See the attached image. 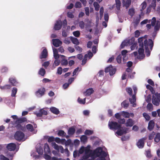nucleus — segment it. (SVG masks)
<instances>
[{
	"label": "nucleus",
	"mask_w": 160,
	"mask_h": 160,
	"mask_svg": "<svg viewBox=\"0 0 160 160\" xmlns=\"http://www.w3.org/2000/svg\"><path fill=\"white\" fill-rule=\"evenodd\" d=\"M153 45V42L150 39H146L144 41L143 47H144L146 54L147 57L150 55V50L151 51L152 50Z\"/></svg>",
	"instance_id": "1"
},
{
	"label": "nucleus",
	"mask_w": 160,
	"mask_h": 160,
	"mask_svg": "<svg viewBox=\"0 0 160 160\" xmlns=\"http://www.w3.org/2000/svg\"><path fill=\"white\" fill-rule=\"evenodd\" d=\"M92 154L93 155H95V156H94V157L95 158L97 157L99 158L100 156H101L100 157L104 158H105L107 156L106 153L103 151L100 147H99L95 150Z\"/></svg>",
	"instance_id": "2"
},
{
	"label": "nucleus",
	"mask_w": 160,
	"mask_h": 160,
	"mask_svg": "<svg viewBox=\"0 0 160 160\" xmlns=\"http://www.w3.org/2000/svg\"><path fill=\"white\" fill-rule=\"evenodd\" d=\"M152 102L156 106H158L160 102V93L156 92L152 96Z\"/></svg>",
	"instance_id": "3"
},
{
	"label": "nucleus",
	"mask_w": 160,
	"mask_h": 160,
	"mask_svg": "<svg viewBox=\"0 0 160 160\" xmlns=\"http://www.w3.org/2000/svg\"><path fill=\"white\" fill-rule=\"evenodd\" d=\"M108 125L109 128L111 130H116L118 129H120L122 128V125L121 124L114 122L112 121L109 122Z\"/></svg>",
	"instance_id": "4"
},
{
	"label": "nucleus",
	"mask_w": 160,
	"mask_h": 160,
	"mask_svg": "<svg viewBox=\"0 0 160 160\" xmlns=\"http://www.w3.org/2000/svg\"><path fill=\"white\" fill-rule=\"evenodd\" d=\"M24 136V134L20 131H17L14 136L15 139L18 141L22 140L23 139Z\"/></svg>",
	"instance_id": "5"
},
{
	"label": "nucleus",
	"mask_w": 160,
	"mask_h": 160,
	"mask_svg": "<svg viewBox=\"0 0 160 160\" xmlns=\"http://www.w3.org/2000/svg\"><path fill=\"white\" fill-rule=\"evenodd\" d=\"M116 71V68H113L112 65L106 67L105 69V72L106 73H109L110 76H112L114 75Z\"/></svg>",
	"instance_id": "6"
},
{
	"label": "nucleus",
	"mask_w": 160,
	"mask_h": 160,
	"mask_svg": "<svg viewBox=\"0 0 160 160\" xmlns=\"http://www.w3.org/2000/svg\"><path fill=\"white\" fill-rule=\"evenodd\" d=\"M146 139V137H144L139 140L136 143V145L139 148H143L144 145L145 141Z\"/></svg>",
	"instance_id": "7"
},
{
	"label": "nucleus",
	"mask_w": 160,
	"mask_h": 160,
	"mask_svg": "<svg viewBox=\"0 0 160 160\" xmlns=\"http://www.w3.org/2000/svg\"><path fill=\"white\" fill-rule=\"evenodd\" d=\"M45 91L46 90L44 88H41L38 89L35 92V94L38 97H41L45 94Z\"/></svg>",
	"instance_id": "8"
},
{
	"label": "nucleus",
	"mask_w": 160,
	"mask_h": 160,
	"mask_svg": "<svg viewBox=\"0 0 160 160\" xmlns=\"http://www.w3.org/2000/svg\"><path fill=\"white\" fill-rule=\"evenodd\" d=\"M34 113L38 117H41L43 115H47L48 114L47 112L43 109H40L39 112H35Z\"/></svg>",
	"instance_id": "9"
},
{
	"label": "nucleus",
	"mask_w": 160,
	"mask_h": 160,
	"mask_svg": "<svg viewBox=\"0 0 160 160\" xmlns=\"http://www.w3.org/2000/svg\"><path fill=\"white\" fill-rule=\"evenodd\" d=\"M140 47L138 50L139 55L138 56V58L139 59H142L145 57V55L144 54V47L143 46H142V47Z\"/></svg>",
	"instance_id": "10"
},
{
	"label": "nucleus",
	"mask_w": 160,
	"mask_h": 160,
	"mask_svg": "<svg viewBox=\"0 0 160 160\" xmlns=\"http://www.w3.org/2000/svg\"><path fill=\"white\" fill-rule=\"evenodd\" d=\"M62 26V22L60 20L57 21L54 24V29L55 30L60 29Z\"/></svg>",
	"instance_id": "11"
},
{
	"label": "nucleus",
	"mask_w": 160,
	"mask_h": 160,
	"mask_svg": "<svg viewBox=\"0 0 160 160\" xmlns=\"http://www.w3.org/2000/svg\"><path fill=\"white\" fill-rule=\"evenodd\" d=\"M9 82L13 86H17L18 84V82L17 80L15 77H12L10 78L9 79Z\"/></svg>",
	"instance_id": "12"
},
{
	"label": "nucleus",
	"mask_w": 160,
	"mask_h": 160,
	"mask_svg": "<svg viewBox=\"0 0 160 160\" xmlns=\"http://www.w3.org/2000/svg\"><path fill=\"white\" fill-rule=\"evenodd\" d=\"M48 56V52L46 48H45L43 49L41 53V54L40 56V58L41 59L43 58H46Z\"/></svg>",
	"instance_id": "13"
},
{
	"label": "nucleus",
	"mask_w": 160,
	"mask_h": 160,
	"mask_svg": "<svg viewBox=\"0 0 160 160\" xmlns=\"http://www.w3.org/2000/svg\"><path fill=\"white\" fill-rule=\"evenodd\" d=\"M52 44L56 47H59L62 44V42L58 39H53Z\"/></svg>",
	"instance_id": "14"
},
{
	"label": "nucleus",
	"mask_w": 160,
	"mask_h": 160,
	"mask_svg": "<svg viewBox=\"0 0 160 160\" xmlns=\"http://www.w3.org/2000/svg\"><path fill=\"white\" fill-rule=\"evenodd\" d=\"M16 145L14 143H11L8 144L7 147V149L10 151H13L16 148Z\"/></svg>",
	"instance_id": "15"
},
{
	"label": "nucleus",
	"mask_w": 160,
	"mask_h": 160,
	"mask_svg": "<svg viewBox=\"0 0 160 160\" xmlns=\"http://www.w3.org/2000/svg\"><path fill=\"white\" fill-rule=\"evenodd\" d=\"M62 60L61 61V64L62 66H66L68 64V61L66 59V57L63 55H61L60 56Z\"/></svg>",
	"instance_id": "16"
},
{
	"label": "nucleus",
	"mask_w": 160,
	"mask_h": 160,
	"mask_svg": "<svg viewBox=\"0 0 160 160\" xmlns=\"http://www.w3.org/2000/svg\"><path fill=\"white\" fill-rule=\"evenodd\" d=\"M17 125L15 126L16 128L18 130H21L22 131H25L26 130L25 125H22L19 123H16Z\"/></svg>",
	"instance_id": "17"
},
{
	"label": "nucleus",
	"mask_w": 160,
	"mask_h": 160,
	"mask_svg": "<svg viewBox=\"0 0 160 160\" xmlns=\"http://www.w3.org/2000/svg\"><path fill=\"white\" fill-rule=\"evenodd\" d=\"M134 124V121L132 119L129 118L127 120L125 125L127 127H131Z\"/></svg>",
	"instance_id": "18"
},
{
	"label": "nucleus",
	"mask_w": 160,
	"mask_h": 160,
	"mask_svg": "<svg viewBox=\"0 0 160 160\" xmlns=\"http://www.w3.org/2000/svg\"><path fill=\"white\" fill-rule=\"evenodd\" d=\"M121 113L122 115L125 118H129L130 116V114L132 115V117H133L134 116V114L133 113H129L128 112L123 111L121 112Z\"/></svg>",
	"instance_id": "19"
},
{
	"label": "nucleus",
	"mask_w": 160,
	"mask_h": 160,
	"mask_svg": "<svg viewBox=\"0 0 160 160\" xmlns=\"http://www.w3.org/2000/svg\"><path fill=\"white\" fill-rule=\"evenodd\" d=\"M122 3L123 7L125 6L127 9L131 4V0H123Z\"/></svg>",
	"instance_id": "20"
},
{
	"label": "nucleus",
	"mask_w": 160,
	"mask_h": 160,
	"mask_svg": "<svg viewBox=\"0 0 160 160\" xmlns=\"http://www.w3.org/2000/svg\"><path fill=\"white\" fill-rule=\"evenodd\" d=\"M155 123L152 120L149 121L148 124V129L150 131L153 130L154 126Z\"/></svg>",
	"instance_id": "21"
},
{
	"label": "nucleus",
	"mask_w": 160,
	"mask_h": 160,
	"mask_svg": "<svg viewBox=\"0 0 160 160\" xmlns=\"http://www.w3.org/2000/svg\"><path fill=\"white\" fill-rule=\"evenodd\" d=\"M75 132V129L74 126L69 128L68 131V133L70 136L73 135Z\"/></svg>",
	"instance_id": "22"
},
{
	"label": "nucleus",
	"mask_w": 160,
	"mask_h": 160,
	"mask_svg": "<svg viewBox=\"0 0 160 160\" xmlns=\"http://www.w3.org/2000/svg\"><path fill=\"white\" fill-rule=\"evenodd\" d=\"M27 121V119L26 118L22 117L18 118V119L15 121V123H16L21 124Z\"/></svg>",
	"instance_id": "23"
},
{
	"label": "nucleus",
	"mask_w": 160,
	"mask_h": 160,
	"mask_svg": "<svg viewBox=\"0 0 160 160\" xmlns=\"http://www.w3.org/2000/svg\"><path fill=\"white\" fill-rule=\"evenodd\" d=\"M50 111L52 112L56 115H58L60 113L59 110L55 107H51L50 108Z\"/></svg>",
	"instance_id": "24"
},
{
	"label": "nucleus",
	"mask_w": 160,
	"mask_h": 160,
	"mask_svg": "<svg viewBox=\"0 0 160 160\" xmlns=\"http://www.w3.org/2000/svg\"><path fill=\"white\" fill-rule=\"evenodd\" d=\"M160 28V21L159 22L158 21H157L155 25L154 26V31H155V34L157 33V32L159 30Z\"/></svg>",
	"instance_id": "25"
},
{
	"label": "nucleus",
	"mask_w": 160,
	"mask_h": 160,
	"mask_svg": "<svg viewBox=\"0 0 160 160\" xmlns=\"http://www.w3.org/2000/svg\"><path fill=\"white\" fill-rule=\"evenodd\" d=\"M44 151L45 153H50L51 152L49 146L47 143H46L44 144Z\"/></svg>",
	"instance_id": "26"
},
{
	"label": "nucleus",
	"mask_w": 160,
	"mask_h": 160,
	"mask_svg": "<svg viewBox=\"0 0 160 160\" xmlns=\"http://www.w3.org/2000/svg\"><path fill=\"white\" fill-rule=\"evenodd\" d=\"M94 90L92 88H89L85 92H84L85 96H88L93 92Z\"/></svg>",
	"instance_id": "27"
},
{
	"label": "nucleus",
	"mask_w": 160,
	"mask_h": 160,
	"mask_svg": "<svg viewBox=\"0 0 160 160\" xmlns=\"http://www.w3.org/2000/svg\"><path fill=\"white\" fill-rule=\"evenodd\" d=\"M70 38L71 41L74 44L77 45L79 44V42L77 38L72 37H71Z\"/></svg>",
	"instance_id": "28"
},
{
	"label": "nucleus",
	"mask_w": 160,
	"mask_h": 160,
	"mask_svg": "<svg viewBox=\"0 0 160 160\" xmlns=\"http://www.w3.org/2000/svg\"><path fill=\"white\" fill-rule=\"evenodd\" d=\"M25 128L29 132H32L34 131L33 127L31 124H27Z\"/></svg>",
	"instance_id": "29"
},
{
	"label": "nucleus",
	"mask_w": 160,
	"mask_h": 160,
	"mask_svg": "<svg viewBox=\"0 0 160 160\" xmlns=\"http://www.w3.org/2000/svg\"><path fill=\"white\" fill-rule=\"evenodd\" d=\"M57 134L58 136L64 137L66 133L63 130H60L58 131Z\"/></svg>",
	"instance_id": "30"
},
{
	"label": "nucleus",
	"mask_w": 160,
	"mask_h": 160,
	"mask_svg": "<svg viewBox=\"0 0 160 160\" xmlns=\"http://www.w3.org/2000/svg\"><path fill=\"white\" fill-rule=\"evenodd\" d=\"M144 39L145 38L143 37L139 38L138 39V42L139 44V46L140 47H142V46H143L144 42H143V41Z\"/></svg>",
	"instance_id": "31"
},
{
	"label": "nucleus",
	"mask_w": 160,
	"mask_h": 160,
	"mask_svg": "<svg viewBox=\"0 0 160 160\" xmlns=\"http://www.w3.org/2000/svg\"><path fill=\"white\" fill-rule=\"evenodd\" d=\"M80 140L82 142L85 143L87 142V137L85 135H82L80 138Z\"/></svg>",
	"instance_id": "32"
},
{
	"label": "nucleus",
	"mask_w": 160,
	"mask_h": 160,
	"mask_svg": "<svg viewBox=\"0 0 160 160\" xmlns=\"http://www.w3.org/2000/svg\"><path fill=\"white\" fill-rule=\"evenodd\" d=\"M53 55L54 58L55 59H58L59 57V56L58 53V51L57 49H53Z\"/></svg>",
	"instance_id": "33"
},
{
	"label": "nucleus",
	"mask_w": 160,
	"mask_h": 160,
	"mask_svg": "<svg viewBox=\"0 0 160 160\" xmlns=\"http://www.w3.org/2000/svg\"><path fill=\"white\" fill-rule=\"evenodd\" d=\"M129 101L130 103L133 105V106L134 107V105H136V104L135 103V102H136V100L135 98V96L134 95H133L132 96V98H129Z\"/></svg>",
	"instance_id": "34"
},
{
	"label": "nucleus",
	"mask_w": 160,
	"mask_h": 160,
	"mask_svg": "<svg viewBox=\"0 0 160 160\" xmlns=\"http://www.w3.org/2000/svg\"><path fill=\"white\" fill-rule=\"evenodd\" d=\"M141 18V15H138V16L137 17L134 19V23L136 25H137L140 22Z\"/></svg>",
	"instance_id": "35"
},
{
	"label": "nucleus",
	"mask_w": 160,
	"mask_h": 160,
	"mask_svg": "<svg viewBox=\"0 0 160 160\" xmlns=\"http://www.w3.org/2000/svg\"><path fill=\"white\" fill-rule=\"evenodd\" d=\"M135 40V38H132L131 39H129L128 40H126V41L128 45H132L134 43V42Z\"/></svg>",
	"instance_id": "36"
},
{
	"label": "nucleus",
	"mask_w": 160,
	"mask_h": 160,
	"mask_svg": "<svg viewBox=\"0 0 160 160\" xmlns=\"http://www.w3.org/2000/svg\"><path fill=\"white\" fill-rule=\"evenodd\" d=\"M116 8L118 10L120 9V6L121 5V2L120 0H115Z\"/></svg>",
	"instance_id": "37"
},
{
	"label": "nucleus",
	"mask_w": 160,
	"mask_h": 160,
	"mask_svg": "<svg viewBox=\"0 0 160 160\" xmlns=\"http://www.w3.org/2000/svg\"><path fill=\"white\" fill-rule=\"evenodd\" d=\"M135 13L134 9L133 8H132L129 9L128 11V14L131 17H132Z\"/></svg>",
	"instance_id": "38"
},
{
	"label": "nucleus",
	"mask_w": 160,
	"mask_h": 160,
	"mask_svg": "<svg viewBox=\"0 0 160 160\" xmlns=\"http://www.w3.org/2000/svg\"><path fill=\"white\" fill-rule=\"evenodd\" d=\"M8 70V68L6 67H3L0 69V72L2 73H6Z\"/></svg>",
	"instance_id": "39"
},
{
	"label": "nucleus",
	"mask_w": 160,
	"mask_h": 160,
	"mask_svg": "<svg viewBox=\"0 0 160 160\" xmlns=\"http://www.w3.org/2000/svg\"><path fill=\"white\" fill-rule=\"evenodd\" d=\"M160 140V133H158L154 138V141L156 142H158Z\"/></svg>",
	"instance_id": "40"
},
{
	"label": "nucleus",
	"mask_w": 160,
	"mask_h": 160,
	"mask_svg": "<svg viewBox=\"0 0 160 160\" xmlns=\"http://www.w3.org/2000/svg\"><path fill=\"white\" fill-rule=\"evenodd\" d=\"M17 92V89L16 88H14L12 90L11 96L15 97Z\"/></svg>",
	"instance_id": "41"
},
{
	"label": "nucleus",
	"mask_w": 160,
	"mask_h": 160,
	"mask_svg": "<svg viewBox=\"0 0 160 160\" xmlns=\"http://www.w3.org/2000/svg\"><path fill=\"white\" fill-rule=\"evenodd\" d=\"M45 69L42 68H41L39 71L38 74L42 76H44L45 74Z\"/></svg>",
	"instance_id": "42"
},
{
	"label": "nucleus",
	"mask_w": 160,
	"mask_h": 160,
	"mask_svg": "<svg viewBox=\"0 0 160 160\" xmlns=\"http://www.w3.org/2000/svg\"><path fill=\"white\" fill-rule=\"evenodd\" d=\"M129 105V103H128V102L126 100L124 101L121 103V105L122 106H123L125 108H127V107H128Z\"/></svg>",
	"instance_id": "43"
},
{
	"label": "nucleus",
	"mask_w": 160,
	"mask_h": 160,
	"mask_svg": "<svg viewBox=\"0 0 160 160\" xmlns=\"http://www.w3.org/2000/svg\"><path fill=\"white\" fill-rule=\"evenodd\" d=\"M93 6L95 8V10L96 11H98L99 10L100 6L98 3L97 2H94L93 3Z\"/></svg>",
	"instance_id": "44"
},
{
	"label": "nucleus",
	"mask_w": 160,
	"mask_h": 160,
	"mask_svg": "<svg viewBox=\"0 0 160 160\" xmlns=\"http://www.w3.org/2000/svg\"><path fill=\"white\" fill-rule=\"evenodd\" d=\"M118 130L116 132V133L119 136H121L123 134V129H117Z\"/></svg>",
	"instance_id": "45"
},
{
	"label": "nucleus",
	"mask_w": 160,
	"mask_h": 160,
	"mask_svg": "<svg viewBox=\"0 0 160 160\" xmlns=\"http://www.w3.org/2000/svg\"><path fill=\"white\" fill-rule=\"evenodd\" d=\"M93 133V131L92 130L87 129L84 132V134L87 135H92Z\"/></svg>",
	"instance_id": "46"
},
{
	"label": "nucleus",
	"mask_w": 160,
	"mask_h": 160,
	"mask_svg": "<svg viewBox=\"0 0 160 160\" xmlns=\"http://www.w3.org/2000/svg\"><path fill=\"white\" fill-rule=\"evenodd\" d=\"M141 6L142 7V8L140 9V11L141 12H142L146 8L147 6V3L145 1L143 2L141 4Z\"/></svg>",
	"instance_id": "47"
},
{
	"label": "nucleus",
	"mask_w": 160,
	"mask_h": 160,
	"mask_svg": "<svg viewBox=\"0 0 160 160\" xmlns=\"http://www.w3.org/2000/svg\"><path fill=\"white\" fill-rule=\"evenodd\" d=\"M47 138L46 139H48V142H52L54 141V138L53 136L49 137L48 136H47Z\"/></svg>",
	"instance_id": "48"
},
{
	"label": "nucleus",
	"mask_w": 160,
	"mask_h": 160,
	"mask_svg": "<svg viewBox=\"0 0 160 160\" xmlns=\"http://www.w3.org/2000/svg\"><path fill=\"white\" fill-rule=\"evenodd\" d=\"M143 115L146 120L149 121L150 120V117L146 113H143Z\"/></svg>",
	"instance_id": "49"
},
{
	"label": "nucleus",
	"mask_w": 160,
	"mask_h": 160,
	"mask_svg": "<svg viewBox=\"0 0 160 160\" xmlns=\"http://www.w3.org/2000/svg\"><path fill=\"white\" fill-rule=\"evenodd\" d=\"M11 88V86L10 85H6L3 86H1L0 88L2 89H10Z\"/></svg>",
	"instance_id": "50"
},
{
	"label": "nucleus",
	"mask_w": 160,
	"mask_h": 160,
	"mask_svg": "<svg viewBox=\"0 0 160 160\" xmlns=\"http://www.w3.org/2000/svg\"><path fill=\"white\" fill-rule=\"evenodd\" d=\"M128 52V51L127 50H123L121 52L122 55L123 56V60H124V58L126 57V54Z\"/></svg>",
	"instance_id": "51"
},
{
	"label": "nucleus",
	"mask_w": 160,
	"mask_h": 160,
	"mask_svg": "<svg viewBox=\"0 0 160 160\" xmlns=\"http://www.w3.org/2000/svg\"><path fill=\"white\" fill-rule=\"evenodd\" d=\"M156 0H152L151 4V7L153 8L154 9H155V8L156 7Z\"/></svg>",
	"instance_id": "52"
},
{
	"label": "nucleus",
	"mask_w": 160,
	"mask_h": 160,
	"mask_svg": "<svg viewBox=\"0 0 160 160\" xmlns=\"http://www.w3.org/2000/svg\"><path fill=\"white\" fill-rule=\"evenodd\" d=\"M73 35L76 37H79L80 35V32L79 31H76L73 32Z\"/></svg>",
	"instance_id": "53"
},
{
	"label": "nucleus",
	"mask_w": 160,
	"mask_h": 160,
	"mask_svg": "<svg viewBox=\"0 0 160 160\" xmlns=\"http://www.w3.org/2000/svg\"><path fill=\"white\" fill-rule=\"evenodd\" d=\"M79 26L82 29H83L85 27V23L83 21H82L79 22L78 23Z\"/></svg>",
	"instance_id": "54"
},
{
	"label": "nucleus",
	"mask_w": 160,
	"mask_h": 160,
	"mask_svg": "<svg viewBox=\"0 0 160 160\" xmlns=\"http://www.w3.org/2000/svg\"><path fill=\"white\" fill-rule=\"evenodd\" d=\"M126 91L130 95H132V89L130 88H127L126 89Z\"/></svg>",
	"instance_id": "55"
},
{
	"label": "nucleus",
	"mask_w": 160,
	"mask_h": 160,
	"mask_svg": "<svg viewBox=\"0 0 160 160\" xmlns=\"http://www.w3.org/2000/svg\"><path fill=\"white\" fill-rule=\"evenodd\" d=\"M82 7L81 3L79 2H77L75 4V7L76 8H80Z\"/></svg>",
	"instance_id": "56"
},
{
	"label": "nucleus",
	"mask_w": 160,
	"mask_h": 160,
	"mask_svg": "<svg viewBox=\"0 0 160 160\" xmlns=\"http://www.w3.org/2000/svg\"><path fill=\"white\" fill-rule=\"evenodd\" d=\"M122 60V55L121 54H119L118 55L116 58V60L117 62L118 63H120L121 62Z\"/></svg>",
	"instance_id": "57"
},
{
	"label": "nucleus",
	"mask_w": 160,
	"mask_h": 160,
	"mask_svg": "<svg viewBox=\"0 0 160 160\" xmlns=\"http://www.w3.org/2000/svg\"><path fill=\"white\" fill-rule=\"evenodd\" d=\"M85 99L86 98H84L83 100L82 99L79 98L78 99V101L80 103L84 104L85 103Z\"/></svg>",
	"instance_id": "58"
},
{
	"label": "nucleus",
	"mask_w": 160,
	"mask_h": 160,
	"mask_svg": "<svg viewBox=\"0 0 160 160\" xmlns=\"http://www.w3.org/2000/svg\"><path fill=\"white\" fill-rule=\"evenodd\" d=\"M155 133L154 132H153L152 133H151L148 137V139L149 140L153 139L154 137Z\"/></svg>",
	"instance_id": "59"
},
{
	"label": "nucleus",
	"mask_w": 160,
	"mask_h": 160,
	"mask_svg": "<svg viewBox=\"0 0 160 160\" xmlns=\"http://www.w3.org/2000/svg\"><path fill=\"white\" fill-rule=\"evenodd\" d=\"M62 67H59L57 69V73L59 75H61L62 73Z\"/></svg>",
	"instance_id": "60"
},
{
	"label": "nucleus",
	"mask_w": 160,
	"mask_h": 160,
	"mask_svg": "<svg viewBox=\"0 0 160 160\" xmlns=\"http://www.w3.org/2000/svg\"><path fill=\"white\" fill-rule=\"evenodd\" d=\"M67 15L68 18H74V15L72 14V12H68L67 13Z\"/></svg>",
	"instance_id": "61"
},
{
	"label": "nucleus",
	"mask_w": 160,
	"mask_h": 160,
	"mask_svg": "<svg viewBox=\"0 0 160 160\" xmlns=\"http://www.w3.org/2000/svg\"><path fill=\"white\" fill-rule=\"evenodd\" d=\"M146 157L148 158H151L152 156L151 154V152L150 150H148L146 151Z\"/></svg>",
	"instance_id": "62"
},
{
	"label": "nucleus",
	"mask_w": 160,
	"mask_h": 160,
	"mask_svg": "<svg viewBox=\"0 0 160 160\" xmlns=\"http://www.w3.org/2000/svg\"><path fill=\"white\" fill-rule=\"evenodd\" d=\"M74 48H75V49L76 50L78 51L79 52H81L82 51V48L78 46L75 45Z\"/></svg>",
	"instance_id": "63"
},
{
	"label": "nucleus",
	"mask_w": 160,
	"mask_h": 160,
	"mask_svg": "<svg viewBox=\"0 0 160 160\" xmlns=\"http://www.w3.org/2000/svg\"><path fill=\"white\" fill-rule=\"evenodd\" d=\"M0 160H9L8 158L2 155H0Z\"/></svg>",
	"instance_id": "64"
}]
</instances>
